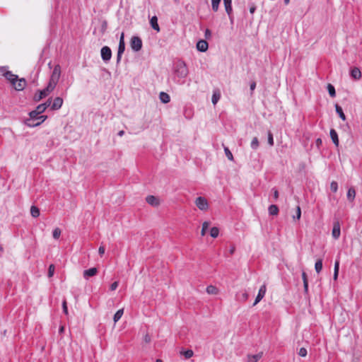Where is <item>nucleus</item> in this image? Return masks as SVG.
<instances>
[{"mask_svg": "<svg viewBox=\"0 0 362 362\" xmlns=\"http://www.w3.org/2000/svg\"><path fill=\"white\" fill-rule=\"evenodd\" d=\"M174 74L175 78H178L177 83H184V79L187 76L189 71L185 62L182 60H178L174 65Z\"/></svg>", "mask_w": 362, "mask_h": 362, "instance_id": "1", "label": "nucleus"}, {"mask_svg": "<svg viewBox=\"0 0 362 362\" xmlns=\"http://www.w3.org/2000/svg\"><path fill=\"white\" fill-rule=\"evenodd\" d=\"M54 88V86L48 83V85L46 88H45L42 90H38L37 93L35 94L33 98L34 100L36 102L40 101V100L48 95V94L50 93Z\"/></svg>", "mask_w": 362, "mask_h": 362, "instance_id": "2", "label": "nucleus"}, {"mask_svg": "<svg viewBox=\"0 0 362 362\" xmlns=\"http://www.w3.org/2000/svg\"><path fill=\"white\" fill-rule=\"evenodd\" d=\"M61 75V66L57 64L54 67L49 83L56 87Z\"/></svg>", "mask_w": 362, "mask_h": 362, "instance_id": "3", "label": "nucleus"}, {"mask_svg": "<svg viewBox=\"0 0 362 362\" xmlns=\"http://www.w3.org/2000/svg\"><path fill=\"white\" fill-rule=\"evenodd\" d=\"M39 115L35 110L30 112V117L25 120V124L29 127H35L40 125V122L33 123V119H38Z\"/></svg>", "mask_w": 362, "mask_h": 362, "instance_id": "4", "label": "nucleus"}, {"mask_svg": "<svg viewBox=\"0 0 362 362\" xmlns=\"http://www.w3.org/2000/svg\"><path fill=\"white\" fill-rule=\"evenodd\" d=\"M142 40L138 36H132L130 40V46L134 52H139L142 48Z\"/></svg>", "mask_w": 362, "mask_h": 362, "instance_id": "5", "label": "nucleus"}, {"mask_svg": "<svg viewBox=\"0 0 362 362\" xmlns=\"http://www.w3.org/2000/svg\"><path fill=\"white\" fill-rule=\"evenodd\" d=\"M195 204L202 211H206L209 207L206 199L203 197H198L195 200Z\"/></svg>", "mask_w": 362, "mask_h": 362, "instance_id": "6", "label": "nucleus"}, {"mask_svg": "<svg viewBox=\"0 0 362 362\" xmlns=\"http://www.w3.org/2000/svg\"><path fill=\"white\" fill-rule=\"evenodd\" d=\"M101 58L104 62H109L112 57V50L107 46H104L100 50Z\"/></svg>", "mask_w": 362, "mask_h": 362, "instance_id": "7", "label": "nucleus"}, {"mask_svg": "<svg viewBox=\"0 0 362 362\" xmlns=\"http://www.w3.org/2000/svg\"><path fill=\"white\" fill-rule=\"evenodd\" d=\"M2 74L5 76V78L9 81L12 86H15L18 81V76L16 74H13L10 71H5V68L4 69L3 71H1Z\"/></svg>", "mask_w": 362, "mask_h": 362, "instance_id": "8", "label": "nucleus"}, {"mask_svg": "<svg viewBox=\"0 0 362 362\" xmlns=\"http://www.w3.org/2000/svg\"><path fill=\"white\" fill-rule=\"evenodd\" d=\"M341 234L340 223L339 222L335 221L333 223V228L332 231V235L334 239L337 240Z\"/></svg>", "mask_w": 362, "mask_h": 362, "instance_id": "9", "label": "nucleus"}, {"mask_svg": "<svg viewBox=\"0 0 362 362\" xmlns=\"http://www.w3.org/2000/svg\"><path fill=\"white\" fill-rule=\"evenodd\" d=\"M266 291H267L266 286H265V284H263L260 287V288H259V290L258 291V294L256 296V298H255V302L253 303V306L256 305L264 297Z\"/></svg>", "mask_w": 362, "mask_h": 362, "instance_id": "10", "label": "nucleus"}, {"mask_svg": "<svg viewBox=\"0 0 362 362\" xmlns=\"http://www.w3.org/2000/svg\"><path fill=\"white\" fill-rule=\"evenodd\" d=\"M63 105V99L61 97H57L54 98L52 105V110H57L62 107Z\"/></svg>", "mask_w": 362, "mask_h": 362, "instance_id": "11", "label": "nucleus"}, {"mask_svg": "<svg viewBox=\"0 0 362 362\" xmlns=\"http://www.w3.org/2000/svg\"><path fill=\"white\" fill-rule=\"evenodd\" d=\"M196 47L198 51L204 52L208 49L209 45L206 40H200L197 42Z\"/></svg>", "mask_w": 362, "mask_h": 362, "instance_id": "12", "label": "nucleus"}, {"mask_svg": "<svg viewBox=\"0 0 362 362\" xmlns=\"http://www.w3.org/2000/svg\"><path fill=\"white\" fill-rule=\"evenodd\" d=\"M98 273V269L96 267H92L88 269H86L83 271V277L86 279H88L89 277L93 276L96 275Z\"/></svg>", "mask_w": 362, "mask_h": 362, "instance_id": "13", "label": "nucleus"}, {"mask_svg": "<svg viewBox=\"0 0 362 362\" xmlns=\"http://www.w3.org/2000/svg\"><path fill=\"white\" fill-rule=\"evenodd\" d=\"M17 84L16 83L14 86V88L18 90V91H20V90H23L25 86H26V81L24 78H18V81H17Z\"/></svg>", "mask_w": 362, "mask_h": 362, "instance_id": "14", "label": "nucleus"}, {"mask_svg": "<svg viewBox=\"0 0 362 362\" xmlns=\"http://www.w3.org/2000/svg\"><path fill=\"white\" fill-rule=\"evenodd\" d=\"M125 50V44L119 43L118 50L117 54V64H119L122 59V56Z\"/></svg>", "mask_w": 362, "mask_h": 362, "instance_id": "15", "label": "nucleus"}, {"mask_svg": "<svg viewBox=\"0 0 362 362\" xmlns=\"http://www.w3.org/2000/svg\"><path fill=\"white\" fill-rule=\"evenodd\" d=\"M146 202L148 204H150V205H151L153 206H157L159 205V200H158V199L156 197L153 196V195H148V196H147L146 198Z\"/></svg>", "mask_w": 362, "mask_h": 362, "instance_id": "16", "label": "nucleus"}, {"mask_svg": "<svg viewBox=\"0 0 362 362\" xmlns=\"http://www.w3.org/2000/svg\"><path fill=\"white\" fill-rule=\"evenodd\" d=\"M350 75L355 80H358L361 78V72L357 67H354L351 69Z\"/></svg>", "mask_w": 362, "mask_h": 362, "instance_id": "17", "label": "nucleus"}, {"mask_svg": "<svg viewBox=\"0 0 362 362\" xmlns=\"http://www.w3.org/2000/svg\"><path fill=\"white\" fill-rule=\"evenodd\" d=\"M262 357V352L254 355H247V362H257Z\"/></svg>", "mask_w": 362, "mask_h": 362, "instance_id": "18", "label": "nucleus"}, {"mask_svg": "<svg viewBox=\"0 0 362 362\" xmlns=\"http://www.w3.org/2000/svg\"><path fill=\"white\" fill-rule=\"evenodd\" d=\"M329 134H330V137H331L332 141L334 143V144L336 146H338L339 141L338 134H337V132L335 131V129H331Z\"/></svg>", "mask_w": 362, "mask_h": 362, "instance_id": "19", "label": "nucleus"}, {"mask_svg": "<svg viewBox=\"0 0 362 362\" xmlns=\"http://www.w3.org/2000/svg\"><path fill=\"white\" fill-rule=\"evenodd\" d=\"M248 298L249 295L245 291L239 292L236 294L237 300L240 302H245Z\"/></svg>", "mask_w": 362, "mask_h": 362, "instance_id": "20", "label": "nucleus"}, {"mask_svg": "<svg viewBox=\"0 0 362 362\" xmlns=\"http://www.w3.org/2000/svg\"><path fill=\"white\" fill-rule=\"evenodd\" d=\"M150 24L153 30H156L157 32L160 31V27L158 23V18L156 16H153L150 19Z\"/></svg>", "mask_w": 362, "mask_h": 362, "instance_id": "21", "label": "nucleus"}, {"mask_svg": "<svg viewBox=\"0 0 362 362\" xmlns=\"http://www.w3.org/2000/svg\"><path fill=\"white\" fill-rule=\"evenodd\" d=\"M159 99L164 104L169 103L170 100V95L167 93H165V92L160 93Z\"/></svg>", "mask_w": 362, "mask_h": 362, "instance_id": "22", "label": "nucleus"}, {"mask_svg": "<svg viewBox=\"0 0 362 362\" xmlns=\"http://www.w3.org/2000/svg\"><path fill=\"white\" fill-rule=\"evenodd\" d=\"M335 110H336V112L337 113V115H339V117L343 121H345L346 117V115H344V113L343 112V110H342L341 107L340 105H339L338 104H336L335 105Z\"/></svg>", "mask_w": 362, "mask_h": 362, "instance_id": "23", "label": "nucleus"}, {"mask_svg": "<svg viewBox=\"0 0 362 362\" xmlns=\"http://www.w3.org/2000/svg\"><path fill=\"white\" fill-rule=\"evenodd\" d=\"M223 4H224L226 12L227 13V14H230V13H233L232 0H223Z\"/></svg>", "mask_w": 362, "mask_h": 362, "instance_id": "24", "label": "nucleus"}, {"mask_svg": "<svg viewBox=\"0 0 362 362\" xmlns=\"http://www.w3.org/2000/svg\"><path fill=\"white\" fill-rule=\"evenodd\" d=\"M269 214L272 216H276L279 214V208L275 204H272L268 209Z\"/></svg>", "mask_w": 362, "mask_h": 362, "instance_id": "25", "label": "nucleus"}, {"mask_svg": "<svg viewBox=\"0 0 362 362\" xmlns=\"http://www.w3.org/2000/svg\"><path fill=\"white\" fill-rule=\"evenodd\" d=\"M180 354L183 355L185 358L188 359L193 356L194 352L192 349H187V350L182 349L180 351Z\"/></svg>", "mask_w": 362, "mask_h": 362, "instance_id": "26", "label": "nucleus"}, {"mask_svg": "<svg viewBox=\"0 0 362 362\" xmlns=\"http://www.w3.org/2000/svg\"><path fill=\"white\" fill-rule=\"evenodd\" d=\"M207 293L212 294V295H216L218 293V289L214 286L209 285L206 287V289Z\"/></svg>", "mask_w": 362, "mask_h": 362, "instance_id": "27", "label": "nucleus"}, {"mask_svg": "<svg viewBox=\"0 0 362 362\" xmlns=\"http://www.w3.org/2000/svg\"><path fill=\"white\" fill-rule=\"evenodd\" d=\"M355 197H356V190L353 187L349 188L347 192V199L349 201L352 202L355 199Z\"/></svg>", "mask_w": 362, "mask_h": 362, "instance_id": "28", "label": "nucleus"}, {"mask_svg": "<svg viewBox=\"0 0 362 362\" xmlns=\"http://www.w3.org/2000/svg\"><path fill=\"white\" fill-rule=\"evenodd\" d=\"M30 214L31 216L34 218L38 217L40 214L39 208L34 205L32 206L30 208Z\"/></svg>", "mask_w": 362, "mask_h": 362, "instance_id": "29", "label": "nucleus"}, {"mask_svg": "<svg viewBox=\"0 0 362 362\" xmlns=\"http://www.w3.org/2000/svg\"><path fill=\"white\" fill-rule=\"evenodd\" d=\"M315 269L317 274H319L322 269V259H319L315 264Z\"/></svg>", "mask_w": 362, "mask_h": 362, "instance_id": "30", "label": "nucleus"}, {"mask_svg": "<svg viewBox=\"0 0 362 362\" xmlns=\"http://www.w3.org/2000/svg\"><path fill=\"white\" fill-rule=\"evenodd\" d=\"M123 309H120V310H118L115 314L114 315V317H113V320L115 322H117V321H119L120 320V318L122 317V315H123Z\"/></svg>", "mask_w": 362, "mask_h": 362, "instance_id": "31", "label": "nucleus"}, {"mask_svg": "<svg viewBox=\"0 0 362 362\" xmlns=\"http://www.w3.org/2000/svg\"><path fill=\"white\" fill-rule=\"evenodd\" d=\"M327 90H328V93H329V95L332 98H334V97L336 96V90H335V88L334 87V86H332V84L329 83L327 85Z\"/></svg>", "mask_w": 362, "mask_h": 362, "instance_id": "32", "label": "nucleus"}, {"mask_svg": "<svg viewBox=\"0 0 362 362\" xmlns=\"http://www.w3.org/2000/svg\"><path fill=\"white\" fill-rule=\"evenodd\" d=\"M219 234V229L217 227H212L210 230V235L216 238L218 236Z\"/></svg>", "mask_w": 362, "mask_h": 362, "instance_id": "33", "label": "nucleus"}, {"mask_svg": "<svg viewBox=\"0 0 362 362\" xmlns=\"http://www.w3.org/2000/svg\"><path fill=\"white\" fill-rule=\"evenodd\" d=\"M221 0H211V7L212 10L214 12H216L218 10L219 4Z\"/></svg>", "mask_w": 362, "mask_h": 362, "instance_id": "34", "label": "nucleus"}, {"mask_svg": "<svg viewBox=\"0 0 362 362\" xmlns=\"http://www.w3.org/2000/svg\"><path fill=\"white\" fill-rule=\"evenodd\" d=\"M224 152L228 159L233 161L234 159L233 156L228 147L224 146Z\"/></svg>", "mask_w": 362, "mask_h": 362, "instance_id": "35", "label": "nucleus"}, {"mask_svg": "<svg viewBox=\"0 0 362 362\" xmlns=\"http://www.w3.org/2000/svg\"><path fill=\"white\" fill-rule=\"evenodd\" d=\"M221 98L219 93L214 92L212 95L211 101L214 105H216Z\"/></svg>", "mask_w": 362, "mask_h": 362, "instance_id": "36", "label": "nucleus"}, {"mask_svg": "<svg viewBox=\"0 0 362 362\" xmlns=\"http://www.w3.org/2000/svg\"><path fill=\"white\" fill-rule=\"evenodd\" d=\"M251 148L254 150L257 149L259 147V141L257 137H254L251 141Z\"/></svg>", "mask_w": 362, "mask_h": 362, "instance_id": "37", "label": "nucleus"}, {"mask_svg": "<svg viewBox=\"0 0 362 362\" xmlns=\"http://www.w3.org/2000/svg\"><path fill=\"white\" fill-rule=\"evenodd\" d=\"M61 235V230L59 228H56L52 231V236L54 239L57 240L59 238Z\"/></svg>", "mask_w": 362, "mask_h": 362, "instance_id": "38", "label": "nucleus"}, {"mask_svg": "<svg viewBox=\"0 0 362 362\" xmlns=\"http://www.w3.org/2000/svg\"><path fill=\"white\" fill-rule=\"evenodd\" d=\"M35 110L37 112L38 115H40L43 113L46 109L44 105L40 104L36 107Z\"/></svg>", "mask_w": 362, "mask_h": 362, "instance_id": "39", "label": "nucleus"}, {"mask_svg": "<svg viewBox=\"0 0 362 362\" xmlns=\"http://www.w3.org/2000/svg\"><path fill=\"white\" fill-rule=\"evenodd\" d=\"M107 28V22L105 20H104L101 23L100 33L102 34H104L106 32Z\"/></svg>", "mask_w": 362, "mask_h": 362, "instance_id": "40", "label": "nucleus"}, {"mask_svg": "<svg viewBox=\"0 0 362 362\" xmlns=\"http://www.w3.org/2000/svg\"><path fill=\"white\" fill-rule=\"evenodd\" d=\"M209 226V222L205 221V222L203 223L202 228V231H201V234H202V236H204L206 234V231L208 229Z\"/></svg>", "mask_w": 362, "mask_h": 362, "instance_id": "41", "label": "nucleus"}, {"mask_svg": "<svg viewBox=\"0 0 362 362\" xmlns=\"http://www.w3.org/2000/svg\"><path fill=\"white\" fill-rule=\"evenodd\" d=\"M268 144L270 146H274V138L271 131H268Z\"/></svg>", "mask_w": 362, "mask_h": 362, "instance_id": "42", "label": "nucleus"}, {"mask_svg": "<svg viewBox=\"0 0 362 362\" xmlns=\"http://www.w3.org/2000/svg\"><path fill=\"white\" fill-rule=\"evenodd\" d=\"M330 189L333 192H337L338 189V184L335 181H332L330 184Z\"/></svg>", "mask_w": 362, "mask_h": 362, "instance_id": "43", "label": "nucleus"}, {"mask_svg": "<svg viewBox=\"0 0 362 362\" xmlns=\"http://www.w3.org/2000/svg\"><path fill=\"white\" fill-rule=\"evenodd\" d=\"M55 267L54 264H50L48 268V276L52 277L54 273Z\"/></svg>", "mask_w": 362, "mask_h": 362, "instance_id": "44", "label": "nucleus"}, {"mask_svg": "<svg viewBox=\"0 0 362 362\" xmlns=\"http://www.w3.org/2000/svg\"><path fill=\"white\" fill-rule=\"evenodd\" d=\"M307 354H308L307 349L304 347L300 348L298 351V355L302 357L306 356Z\"/></svg>", "mask_w": 362, "mask_h": 362, "instance_id": "45", "label": "nucleus"}, {"mask_svg": "<svg viewBox=\"0 0 362 362\" xmlns=\"http://www.w3.org/2000/svg\"><path fill=\"white\" fill-rule=\"evenodd\" d=\"M300 216H301L300 207L299 206H298L297 209H296V215L293 216V218H297L298 220H299L300 218Z\"/></svg>", "mask_w": 362, "mask_h": 362, "instance_id": "46", "label": "nucleus"}, {"mask_svg": "<svg viewBox=\"0 0 362 362\" xmlns=\"http://www.w3.org/2000/svg\"><path fill=\"white\" fill-rule=\"evenodd\" d=\"M62 309H63V313L65 314V315H68V308H67V305H66V300H64L62 303Z\"/></svg>", "mask_w": 362, "mask_h": 362, "instance_id": "47", "label": "nucleus"}, {"mask_svg": "<svg viewBox=\"0 0 362 362\" xmlns=\"http://www.w3.org/2000/svg\"><path fill=\"white\" fill-rule=\"evenodd\" d=\"M118 285H119V282L118 281H115L113 282L111 285H110V289L111 291H115L117 289V288L118 287Z\"/></svg>", "mask_w": 362, "mask_h": 362, "instance_id": "48", "label": "nucleus"}, {"mask_svg": "<svg viewBox=\"0 0 362 362\" xmlns=\"http://www.w3.org/2000/svg\"><path fill=\"white\" fill-rule=\"evenodd\" d=\"M204 37L206 39H209L211 37V32L209 29H206L204 32Z\"/></svg>", "mask_w": 362, "mask_h": 362, "instance_id": "49", "label": "nucleus"}, {"mask_svg": "<svg viewBox=\"0 0 362 362\" xmlns=\"http://www.w3.org/2000/svg\"><path fill=\"white\" fill-rule=\"evenodd\" d=\"M47 118V115H39L38 121L37 122H40V124L45 121V119Z\"/></svg>", "mask_w": 362, "mask_h": 362, "instance_id": "50", "label": "nucleus"}, {"mask_svg": "<svg viewBox=\"0 0 362 362\" xmlns=\"http://www.w3.org/2000/svg\"><path fill=\"white\" fill-rule=\"evenodd\" d=\"M339 259H337L335 261V263H334V272H339Z\"/></svg>", "mask_w": 362, "mask_h": 362, "instance_id": "51", "label": "nucleus"}, {"mask_svg": "<svg viewBox=\"0 0 362 362\" xmlns=\"http://www.w3.org/2000/svg\"><path fill=\"white\" fill-rule=\"evenodd\" d=\"M51 102H52V98H49L45 103H42V105H44V106L45 107V109H47L48 107L52 105Z\"/></svg>", "mask_w": 362, "mask_h": 362, "instance_id": "52", "label": "nucleus"}, {"mask_svg": "<svg viewBox=\"0 0 362 362\" xmlns=\"http://www.w3.org/2000/svg\"><path fill=\"white\" fill-rule=\"evenodd\" d=\"M322 141L320 138H318L316 139L315 141V144H316V146L320 148V146L322 145Z\"/></svg>", "mask_w": 362, "mask_h": 362, "instance_id": "53", "label": "nucleus"}, {"mask_svg": "<svg viewBox=\"0 0 362 362\" xmlns=\"http://www.w3.org/2000/svg\"><path fill=\"white\" fill-rule=\"evenodd\" d=\"M272 191L274 192V198L275 200H276L279 198V192L275 188H273Z\"/></svg>", "mask_w": 362, "mask_h": 362, "instance_id": "54", "label": "nucleus"}, {"mask_svg": "<svg viewBox=\"0 0 362 362\" xmlns=\"http://www.w3.org/2000/svg\"><path fill=\"white\" fill-rule=\"evenodd\" d=\"M105 247L103 246H100L98 249V253L102 257L105 253Z\"/></svg>", "mask_w": 362, "mask_h": 362, "instance_id": "55", "label": "nucleus"}, {"mask_svg": "<svg viewBox=\"0 0 362 362\" xmlns=\"http://www.w3.org/2000/svg\"><path fill=\"white\" fill-rule=\"evenodd\" d=\"M302 279H303V283L308 282V276L305 272H303V273H302Z\"/></svg>", "mask_w": 362, "mask_h": 362, "instance_id": "56", "label": "nucleus"}, {"mask_svg": "<svg viewBox=\"0 0 362 362\" xmlns=\"http://www.w3.org/2000/svg\"><path fill=\"white\" fill-rule=\"evenodd\" d=\"M256 87V83L255 81L252 82L250 86V88L251 92H253Z\"/></svg>", "mask_w": 362, "mask_h": 362, "instance_id": "57", "label": "nucleus"}, {"mask_svg": "<svg viewBox=\"0 0 362 362\" xmlns=\"http://www.w3.org/2000/svg\"><path fill=\"white\" fill-rule=\"evenodd\" d=\"M119 43L125 44L124 42V33H122L121 36L119 37Z\"/></svg>", "mask_w": 362, "mask_h": 362, "instance_id": "58", "label": "nucleus"}, {"mask_svg": "<svg viewBox=\"0 0 362 362\" xmlns=\"http://www.w3.org/2000/svg\"><path fill=\"white\" fill-rule=\"evenodd\" d=\"M303 287H304V292L305 293H308V282L303 283Z\"/></svg>", "mask_w": 362, "mask_h": 362, "instance_id": "59", "label": "nucleus"}, {"mask_svg": "<svg viewBox=\"0 0 362 362\" xmlns=\"http://www.w3.org/2000/svg\"><path fill=\"white\" fill-rule=\"evenodd\" d=\"M144 341L146 342V343H148L150 342L151 341V337L148 334H146L145 337H144Z\"/></svg>", "mask_w": 362, "mask_h": 362, "instance_id": "60", "label": "nucleus"}, {"mask_svg": "<svg viewBox=\"0 0 362 362\" xmlns=\"http://www.w3.org/2000/svg\"><path fill=\"white\" fill-rule=\"evenodd\" d=\"M255 11H256V7H255V6H251V7L250 8V13H252H252H254Z\"/></svg>", "mask_w": 362, "mask_h": 362, "instance_id": "61", "label": "nucleus"}, {"mask_svg": "<svg viewBox=\"0 0 362 362\" xmlns=\"http://www.w3.org/2000/svg\"><path fill=\"white\" fill-rule=\"evenodd\" d=\"M228 17H229V19L230 21V22L233 23V13H230V14H228Z\"/></svg>", "mask_w": 362, "mask_h": 362, "instance_id": "62", "label": "nucleus"}, {"mask_svg": "<svg viewBox=\"0 0 362 362\" xmlns=\"http://www.w3.org/2000/svg\"><path fill=\"white\" fill-rule=\"evenodd\" d=\"M64 329H65L64 327V326H61V327H59V334L63 333V332H64Z\"/></svg>", "mask_w": 362, "mask_h": 362, "instance_id": "63", "label": "nucleus"}, {"mask_svg": "<svg viewBox=\"0 0 362 362\" xmlns=\"http://www.w3.org/2000/svg\"><path fill=\"white\" fill-rule=\"evenodd\" d=\"M338 274H339V272H334V271L333 279H334V280H337V279Z\"/></svg>", "mask_w": 362, "mask_h": 362, "instance_id": "64", "label": "nucleus"}]
</instances>
